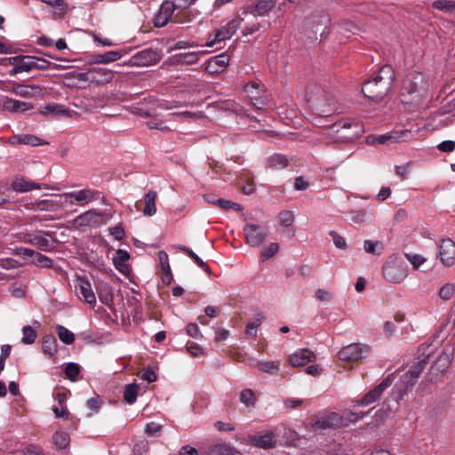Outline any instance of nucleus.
Segmentation results:
<instances>
[{"label": "nucleus", "mask_w": 455, "mask_h": 455, "mask_svg": "<svg viewBox=\"0 0 455 455\" xmlns=\"http://www.w3.org/2000/svg\"><path fill=\"white\" fill-rule=\"evenodd\" d=\"M395 71L389 65L379 68L377 74L364 81L362 84V93L364 97L376 102L381 101L393 88Z\"/></svg>", "instance_id": "f257e3e1"}, {"label": "nucleus", "mask_w": 455, "mask_h": 455, "mask_svg": "<svg viewBox=\"0 0 455 455\" xmlns=\"http://www.w3.org/2000/svg\"><path fill=\"white\" fill-rule=\"evenodd\" d=\"M428 79L420 72L412 71L408 73L401 87V101L403 104L419 105L428 92Z\"/></svg>", "instance_id": "f03ea898"}, {"label": "nucleus", "mask_w": 455, "mask_h": 455, "mask_svg": "<svg viewBox=\"0 0 455 455\" xmlns=\"http://www.w3.org/2000/svg\"><path fill=\"white\" fill-rule=\"evenodd\" d=\"M364 133L363 123L355 119H341L334 122L331 125V135L335 137L336 141L350 143L360 138Z\"/></svg>", "instance_id": "7ed1b4c3"}, {"label": "nucleus", "mask_w": 455, "mask_h": 455, "mask_svg": "<svg viewBox=\"0 0 455 455\" xmlns=\"http://www.w3.org/2000/svg\"><path fill=\"white\" fill-rule=\"evenodd\" d=\"M52 237V233L44 230H36L22 234V242L36 246L40 251H51L53 249V241L48 239Z\"/></svg>", "instance_id": "20e7f679"}, {"label": "nucleus", "mask_w": 455, "mask_h": 455, "mask_svg": "<svg viewBox=\"0 0 455 455\" xmlns=\"http://www.w3.org/2000/svg\"><path fill=\"white\" fill-rule=\"evenodd\" d=\"M243 20V18L236 16L229 20L225 26L216 29L213 35H210L209 41L206 43V45L212 47L217 43L230 38L236 32Z\"/></svg>", "instance_id": "39448f33"}, {"label": "nucleus", "mask_w": 455, "mask_h": 455, "mask_svg": "<svg viewBox=\"0 0 455 455\" xmlns=\"http://www.w3.org/2000/svg\"><path fill=\"white\" fill-rule=\"evenodd\" d=\"M243 234L250 246L259 247L267 239L268 230L267 228L259 225L247 223L243 228Z\"/></svg>", "instance_id": "423d86ee"}, {"label": "nucleus", "mask_w": 455, "mask_h": 455, "mask_svg": "<svg viewBox=\"0 0 455 455\" xmlns=\"http://www.w3.org/2000/svg\"><path fill=\"white\" fill-rule=\"evenodd\" d=\"M370 353V347L360 343H352L342 347L338 356L342 361H358Z\"/></svg>", "instance_id": "0eeeda50"}, {"label": "nucleus", "mask_w": 455, "mask_h": 455, "mask_svg": "<svg viewBox=\"0 0 455 455\" xmlns=\"http://www.w3.org/2000/svg\"><path fill=\"white\" fill-rule=\"evenodd\" d=\"M158 50L152 48L143 49L132 56L130 62L136 67H148L156 64L161 60Z\"/></svg>", "instance_id": "6e6552de"}, {"label": "nucleus", "mask_w": 455, "mask_h": 455, "mask_svg": "<svg viewBox=\"0 0 455 455\" xmlns=\"http://www.w3.org/2000/svg\"><path fill=\"white\" fill-rule=\"evenodd\" d=\"M99 194V191L84 188L81 190L64 193L60 196L64 197L66 201L69 200L70 204H77L79 205H85L95 200Z\"/></svg>", "instance_id": "1a4fd4ad"}, {"label": "nucleus", "mask_w": 455, "mask_h": 455, "mask_svg": "<svg viewBox=\"0 0 455 455\" xmlns=\"http://www.w3.org/2000/svg\"><path fill=\"white\" fill-rule=\"evenodd\" d=\"M13 67L9 71L10 76H15L22 72H29L36 69L35 56L17 55L9 59Z\"/></svg>", "instance_id": "9d476101"}, {"label": "nucleus", "mask_w": 455, "mask_h": 455, "mask_svg": "<svg viewBox=\"0 0 455 455\" xmlns=\"http://www.w3.org/2000/svg\"><path fill=\"white\" fill-rule=\"evenodd\" d=\"M410 135L411 133L408 130L393 131L386 134L368 136L367 142L369 144L377 143L379 145L386 144L387 142L397 143L408 140Z\"/></svg>", "instance_id": "9b49d317"}, {"label": "nucleus", "mask_w": 455, "mask_h": 455, "mask_svg": "<svg viewBox=\"0 0 455 455\" xmlns=\"http://www.w3.org/2000/svg\"><path fill=\"white\" fill-rule=\"evenodd\" d=\"M394 381V377L392 375H388L385 379L382 380L380 384L375 387L373 389L370 390L364 396L356 402L359 406H367L371 403L376 402L382 393L391 386Z\"/></svg>", "instance_id": "f8f14e48"}, {"label": "nucleus", "mask_w": 455, "mask_h": 455, "mask_svg": "<svg viewBox=\"0 0 455 455\" xmlns=\"http://www.w3.org/2000/svg\"><path fill=\"white\" fill-rule=\"evenodd\" d=\"M175 9L176 5L172 1H164L154 16V26L156 28L164 27L171 20Z\"/></svg>", "instance_id": "ddd939ff"}, {"label": "nucleus", "mask_w": 455, "mask_h": 455, "mask_svg": "<svg viewBox=\"0 0 455 455\" xmlns=\"http://www.w3.org/2000/svg\"><path fill=\"white\" fill-rule=\"evenodd\" d=\"M439 256L442 263L451 267L455 262V243L450 239H443L439 245Z\"/></svg>", "instance_id": "4468645a"}, {"label": "nucleus", "mask_w": 455, "mask_h": 455, "mask_svg": "<svg viewBox=\"0 0 455 455\" xmlns=\"http://www.w3.org/2000/svg\"><path fill=\"white\" fill-rule=\"evenodd\" d=\"M384 278L391 283H401L406 276V270L394 263H387L382 267Z\"/></svg>", "instance_id": "2eb2a0df"}, {"label": "nucleus", "mask_w": 455, "mask_h": 455, "mask_svg": "<svg viewBox=\"0 0 455 455\" xmlns=\"http://www.w3.org/2000/svg\"><path fill=\"white\" fill-rule=\"evenodd\" d=\"M10 92H13L17 96L26 98V99H32L36 98L42 94V88L39 85L36 84H21L19 83H12V87L9 90Z\"/></svg>", "instance_id": "dca6fc26"}, {"label": "nucleus", "mask_w": 455, "mask_h": 455, "mask_svg": "<svg viewBox=\"0 0 455 455\" xmlns=\"http://www.w3.org/2000/svg\"><path fill=\"white\" fill-rule=\"evenodd\" d=\"M127 53L125 50L108 51L104 53H93L90 57L91 64H108L120 60Z\"/></svg>", "instance_id": "f3484780"}, {"label": "nucleus", "mask_w": 455, "mask_h": 455, "mask_svg": "<svg viewBox=\"0 0 455 455\" xmlns=\"http://www.w3.org/2000/svg\"><path fill=\"white\" fill-rule=\"evenodd\" d=\"M92 84L104 85L113 81L117 73L112 69L101 67H91Z\"/></svg>", "instance_id": "a211bd4d"}, {"label": "nucleus", "mask_w": 455, "mask_h": 455, "mask_svg": "<svg viewBox=\"0 0 455 455\" xmlns=\"http://www.w3.org/2000/svg\"><path fill=\"white\" fill-rule=\"evenodd\" d=\"M228 63L229 56L226 53H221L207 60L205 70L212 75L219 74L228 67Z\"/></svg>", "instance_id": "6ab92c4d"}, {"label": "nucleus", "mask_w": 455, "mask_h": 455, "mask_svg": "<svg viewBox=\"0 0 455 455\" xmlns=\"http://www.w3.org/2000/svg\"><path fill=\"white\" fill-rule=\"evenodd\" d=\"M315 355L309 349H299L289 357V363L293 367L305 366L310 362H315Z\"/></svg>", "instance_id": "aec40b11"}, {"label": "nucleus", "mask_w": 455, "mask_h": 455, "mask_svg": "<svg viewBox=\"0 0 455 455\" xmlns=\"http://www.w3.org/2000/svg\"><path fill=\"white\" fill-rule=\"evenodd\" d=\"M78 284L76 286L80 298L90 305L96 304V296L92 289V285L87 278L79 277Z\"/></svg>", "instance_id": "412c9836"}, {"label": "nucleus", "mask_w": 455, "mask_h": 455, "mask_svg": "<svg viewBox=\"0 0 455 455\" xmlns=\"http://www.w3.org/2000/svg\"><path fill=\"white\" fill-rule=\"evenodd\" d=\"M276 0H259L255 4L247 7L246 13H251L254 16H267L275 6Z\"/></svg>", "instance_id": "4be33fe9"}, {"label": "nucleus", "mask_w": 455, "mask_h": 455, "mask_svg": "<svg viewBox=\"0 0 455 455\" xmlns=\"http://www.w3.org/2000/svg\"><path fill=\"white\" fill-rule=\"evenodd\" d=\"M33 108L30 102L6 98L3 103V109L10 113H24Z\"/></svg>", "instance_id": "5701e85b"}, {"label": "nucleus", "mask_w": 455, "mask_h": 455, "mask_svg": "<svg viewBox=\"0 0 455 455\" xmlns=\"http://www.w3.org/2000/svg\"><path fill=\"white\" fill-rule=\"evenodd\" d=\"M331 20L329 16L325 13L314 14L311 17L306 20L305 25L307 27H311L313 29V33L317 34L319 31V27L323 26L324 28L322 30L321 34L324 33V29L329 25Z\"/></svg>", "instance_id": "b1692460"}, {"label": "nucleus", "mask_w": 455, "mask_h": 455, "mask_svg": "<svg viewBox=\"0 0 455 455\" xmlns=\"http://www.w3.org/2000/svg\"><path fill=\"white\" fill-rule=\"evenodd\" d=\"M11 188L15 192L26 193L34 189H41L43 186L40 183L28 180L23 178H17L12 182Z\"/></svg>", "instance_id": "393cba45"}, {"label": "nucleus", "mask_w": 455, "mask_h": 455, "mask_svg": "<svg viewBox=\"0 0 455 455\" xmlns=\"http://www.w3.org/2000/svg\"><path fill=\"white\" fill-rule=\"evenodd\" d=\"M313 115L331 118L335 109L330 102L316 100L311 102Z\"/></svg>", "instance_id": "a878e982"}, {"label": "nucleus", "mask_w": 455, "mask_h": 455, "mask_svg": "<svg viewBox=\"0 0 455 455\" xmlns=\"http://www.w3.org/2000/svg\"><path fill=\"white\" fill-rule=\"evenodd\" d=\"M453 352L454 349L452 347L444 348L435 361L433 368L440 372H444L450 366Z\"/></svg>", "instance_id": "bb28decb"}, {"label": "nucleus", "mask_w": 455, "mask_h": 455, "mask_svg": "<svg viewBox=\"0 0 455 455\" xmlns=\"http://www.w3.org/2000/svg\"><path fill=\"white\" fill-rule=\"evenodd\" d=\"M129 259V252L123 249H118L116 251V256L113 259L115 267L124 275H127L130 273V267L127 264Z\"/></svg>", "instance_id": "cd10ccee"}, {"label": "nucleus", "mask_w": 455, "mask_h": 455, "mask_svg": "<svg viewBox=\"0 0 455 455\" xmlns=\"http://www.w3.org/2000/svg\"><path fill=\"white\" fill-rule=\"evenodd\" d=\"M337 419L338 415L336 413H331L327 416L319 417L314 421L312 427L315 430L332 428L338 427L339 424L336 422Z\"/></svg>", "instance_id": "c85d7f7f"}, {"label": "nucleus", "mask_w": 455, "mask_h": 455, "mask_svg": "<svg viewBox=\"0 0 455 455\" xmlns=\"http://www.w3.org/2000/svg\"><path fill=\"white\" fill-rule=\"evenodd\" d=\"M252 443L262 449L273 448L276 443V439L272 432H267L263 435H254L251 439Z\"/></svg>", "instance_id": "c756f323"}, {"label": "nucleus", "mask_w": 455, "mask_h": 455, "mask_svg": "<svg viewBox=\"0 0 455 455\" xmlns=\"http://www.w3.org/2000/svg\"><path fill=\"white\" fill-rule=\"evenodd\" d=\"M43 352L48 357H52L58 352L57 339L52 334H46L42 341Z\"/></svg>", "instance_id": "7c9ffc66"}, {"label": "nucleus", "mask_w": 455, "mask_h": 455, "mask_svg": "<svg viewBox=\"0 0 455 455\" xmlns=\"http://www.w3.org/2000/svg\"><path fill=\"white\" fill-rule=\"evenodd\" d=\"M267 165L272 169L281 170L289 165V159L283 154L275 153L267 158Z\"/></svg>", "instance_id": "2f4dec72"}, {"label": "nucleus", "mask_w": 455, "mask_h": 455, "mask_svg": "<svg viewBox=\"0 0 455 455\" xmlns=\"http://www.w3.org/2000/svg\"><path fill=\"white\" fill-rule=\"evenodd\" d=\"M199 60V54L196 52H189L184 53L174 54L172 57L173 64H186L191 65L196 63Z\"/></svg>", "instance_id": "473e14b6"}, {"label": "nucleus", "mask_w": 455, "mask_h": 455, "mask_svg": "<svg viewBox=\"0 0 455 455\" xmlns=\"http://www.w3.org/2000/svg\"><path fill=\"white\" fill-rule=\"evenodd\" d=\"M157 197V193L156 191L150 190L144 196L145 207L142 210V212L146 216H153L156 212V199Z\"/></svg>", "instance_id": "72a5a7b5"}, {"label": "nucleus", "mask_w": 455, "mask_h": 455, "mask_svg": "<svg viewBox=\"0 0 455 455\" xmlns=\"http://www.w3.org/2000/svg\"><path fill=\"white\" fill-rule=\"evenodd\" d=\"M99 216L100 214L96 213L92 210L87 211L78 215L74 220V225L77 228L90 226L92 223L96 221L95 220Z\"/></svg>", "instance_id": "f704fd0d"}, {"label": "nucleus", "mask_w": 455, "mask_h": 455, "mask_svg": "<svg viewBox=\"0 0 455 455\" xmlns=\"http://www.w3.org/2000/svg\"><path fill=\"white\" fill-rule=\"evenodd\" d=\"M430 353L431 352H429L425 358L421 359L416 365L406 372L405 378L408 379L406 380L407 384L412 385V381L419 378L420 372L425 368L427 359H428Z\"/></svg>", "instance_id": "c9c22d12"}, {"label": "nucleus", "mask_w": 455, "mask_h": 455, "mask_svg": "<svg viewBox=\"0 0 455 455\" xmlns=\"http://www.w3.org/2000/svg\"><path fill=\"white\" fill-rule=\"evenodd\" d=\"M256 367L258 370L268 373L270 375H277L280 369L279 361H257Z\"/></svg>", "instance_id": "e433bc0d"}, {"label": "nucleus", "mask_w": 455, "mask_h": 455, "mask_svg": "<svg viewBox=\"0 0 455 455\" xmlns=\"http://www.w3.org/2000/svg\"><path fill=\"white\" fill-rule=\"evenodd\" d=\"M265 319L264 315L259 312L255 315L254 318L249 321L246 324L245 333L249 337L255 338L257 336V328L261 325Z\"/></svg>", "instance_id": "4c0bfd02"}, {"label": "nucleus", "mask_w": 455, "mask_h": 455, "mask_svg": "<svg viewBox=\"0 0 455 455\" xmlns=\"http://www.w3.org/2000/svg\"><path fill=\"white\" fill-rule=\"evenodd\" d=\"M208 455H241V453L227 444L220 443L212 446Z\"/></svg>", "instance_id": "58836bf2"}, {"label": "nucleus", "mask_w": 455, "mask_h": 455, "mask_svg": "<svg viewBox=\"0 0 455 455\" xmlns=\"http://www.w3.org/2000/svg\"><path fill=\"white\" fill-rule=\"evenodd\" d=\"M81 369L80 364L76 363L70 362L64 364V373L66 377L73 382L78 380L77 376L80 374Z\"/></svg>", "instance_id": "ea45409f"}, {"label": "nucleus", "mask_w": 455, "mask_h": 455, "mask_svg": "<svg viewBox=\"0 0 455 455\" xmlns=\"http://www.w3.org/2000/svg\"><path fill=\"white\" fill-rule=\"evenodd\" d=\"M57 335L61 342L66 345H71L75 341V334L63 325L58 324L55 327Z\"/></svg>", "instance_id": "a19ab883"}, {"label": "nucleus", "mask_w": 455, "mask_h": 455, "mask_svg": "<svg viewBox=\"0 0 455 455\" xmlns=\"http://www.w3.org/2000/svg\"><path fill=\"white\" fill-rule=\"evenodd\" d=\"M435 10L455 14V1L453 0H435L432 4Z\"/></svg>", "instance_id": "79ce46f5"}, {"label": "nucleus", "mask_w": 455, "mask_h": 455, "mask_svg": "<svg viewBox=\"0 0 455 455\" xmlns=\"http://www.w3.org/2000/svg\"><path fill=\"white\" fill-rule=\"evenodd\" d=\"M139 392V386L135 383H132L125 386L124 391V399L129 404H132L136 402Z\"/></svg>", "instance_id": "37998d69"}, {"label": "nucleus", "mask_w": 455, "mask_h": 455, "mask_svg": "<svg viewBox=\"0 0 455 455\" xmlns=\"http://www.w3.org/2000/svg\"><path fill=\"white\" fill-rule=\"evenodd\" d=\"M66 112L67 110L65 109L64 106L57 103L47 104L40 110V113L44 116L65 115Z\"/></svg>", "instance_id": "c03bdc74"}, {"label": "nucleus", "mask_w": 455, "mask_h": 455, "mask_svg": "<svg viewBox=\"0 0 455 455\" xmlns=\"http://www.w3.org/2000/svg\"><path fill=\"white\" fill-rule=\"evenodd\" d=\"M211 204L213 205H217L218 207L225 211L234 210L236 212H241L243 210V206L241 204L221 198H218L215 201H211Z\"/></svg>", "instance_id": "a18cd8bd"}, {"label": "nucleus", "mask_w": 455, "mask_h": 455, "mask_svg": "<svg viewBox=\"0 0 455 455\" xmlns=\"http://www.w3.org/2000/svg\"><path fill=\"white\" fill-rule=\"evenodd\" d=\"M363 249L367 253L380 255L383 251V243L379 241L365 240Z\"/></svg>", "instance_id": "49530a36"}, {"label": "nucleus", "mask_w": 455, "mask_h": 455, "mask_svg": "<svg viewBox=\"0 0 455 455\" xmlns=\"http://www.w3.org/2000/svg\"><path fill=\"white\" fill-rule=\"evenodd\" d=\"M37 334L36 330L30 325H26L22 328L21 342L26 345L33 344L36 339Z\"/></svg>", "instance_id": "de8ad7c7"}, {"label": "nucleus", "mask_w": 455, "mask_h": 455, "mask_svg": "<svg viewBox=\"0 0 455 455\" xmlns=\"http://www.w3.org/2000/svg\"><path fill=\"white\" fill-rule=\"evenodd\" d=\"M32 261L40 267L52 268L53 267V260L51 258L36 251Z\"/></svg>", "instance_id": "09e8293b"}, {"label": "nucleus", "mask_w": 455, "mask_h": 455, "mask_svg": "<svg viewBox=\"0 0 455 455\" xmlns=\"http://www.w3.org/2000/svg\"><path fill=\"white\" fill-rule=\"evenodd\" d=\"M20 144L36 147L45 145L47 142L33 134H21Z\"/></svg>", "instance_id": "8fccbe9b"}, {"label": "nucleus", "mask_w": 455, "mask_h": 455, "mask_svg": "<svg viewBox=\"0 0 455 455\" xmlns=\"http://www.w3.org/2000/svg\"><path fill=\"white\" fill-rule=\"evenodd\" d=\"M240 402L246 407L255 405L256 397L254 392L250 388H245L240 393Z\"/></svg>", "instance_id": "3c124183"}, {"label": "nucleus", "mask_w": 455, "mask_h": 455, "mask_svg": "<svg viewBox=\"0 0 455 455\" xmlns=\"http://www.w3.org/2000/svg\"><path fill=\"white\" fill-rule=\"evenodd\" d=\"M249 98H250L251 105L256 109H259V110L263 109L269 103V98L266 94H262V95H258V94L257 95H250Z\"/></svg>", "instance_id": "603ef678"}, {"label": "nucleus", "mask_w": 455, "mask_h": 455, "mask_svg": "<svg viewBox=\"0 0 455 455\" xmlns=\"http://www.w3.org/2000/svg\"><path fill=\"white\" fill-rule=\"evenodd\" d=\"M68 77H72L79 82H85L92 84V71L91 68H89L85 72H76L72 71L67 74Z\"/></svg>", "instance_id": "864d4df0"}, {"label": "nucleus", "mask_w": 455, "mask_h": 455, "mask_svg": "<svg viewBox=\"0 0 455 455\" xmlns=\"http://www.w3.org/2000/svg\"><path fill=\"white\" fill-rule=\"evenodd\" d=\"M455 292V285L451 283L443 284L439 290V297L443 300H450Z\"/></svg>", "instance_id": "5fc2aeb1"}, {"label": "nucleus", "mask_w": 455, "mask_h": 455, "mask_svg": "<svg viewBox=\"0 0 455 455\" xmlns=\"http://www.w3.org/2000/svg\"><path fill=\"white\" fill-rule=\"evenodd\" d=\"M52 440L60 449L66 448L69 443V436L64 432H56L52 436Z\"/></svg>", "instance_id": "6e6d98bb"}, {"label": "nucleus", "mask_w": 455, "mask_h": 455, "mask_svg": "<svg viewBox=\"0 0 455 455\" xmlns=\"http://www.w3.org/2000/svg\"><path fill=\"white\" fill-rule=\"evenodd\" d=\"M312 123L316 126L328 128L330 134H331V125L334 124L331 118L313 115Z\"/></svg>", "instance_id": "4d7b16f0"}, {"label": "nucleus", "mask_w": 455, "mask_h": 455, "mask_svg": "<svg viewBox=\"0 0 455 455\" xmlns=\"http://www.w3.org/2000/svg\"><path fill=\"white\" fill-rule=\"evenodd\" d=\"M329 235L331 236L336 248L339 250H346L347 248L346 239L339 235L336 231L331 230L329 232Z\"/></svg>", "instance_id": "13d9d810"}, {"label": "nucleus", "mask_w": 455, "mask_h": 455, "mask_svg": "<svg viewBox=\"0 0 455 455\" xmlns=\"http://www.w3.org/2000/svg\"><path fill=\"white\" fill-rule=\"evenodd\" d=\"M404 256L416 269L426 262V258L419 254L405 253Z\"/></svg>", "instance_id": "bf43d9fd"}, {"label": "nucleus", "mask_w": 455, "mask_h": 455, "mask_svg": "<svg viewBox=\"0 0 455 455\" xmlns=\"http://www.w3.org/2000/svg\"><path fill=\"white\" fill-rule=\"evenodd\" d=\"M279 250L277 243H271L267 248L260 251V258L262 260L272 258Z\"/></svg>", "instance_id": "052dcab7"}, {"label": "nucleus", "mask_w": 455, "mask_h": 455, "mask_svg": "<svg viewBox=\"0 0 455 455\" xmlns=\"http://www.w3.org/2000/svg\"><path fill=\"white\" fill-rule=\"evenodd\" d=\"M21 267V264L12 258H0V267L4 269H15Z\"/></svg>", "instance_id": "680f3d73"}, {"label": "nucleus", "mask_w": 455, "mask_h": 455, "mask_svg": "<svg viewBox=\"0 0 455 455\" xmlns=\"http://www.w3.org/2000/svg\"><path fill=\"white\" fill-rule=\"evenodd\" d=\"M294 221V217L291 212L283 211L279 213V223L283 227H290Z\"/></svg>", "instance_id": "e2e57ef3"}, {"label": "nucleus", "mask_w": 455, "mask_h": 455, "mask_svg": "<svg viewBox=\"0 0 455 455\" xmlns=\"http://www.w3.org/2000/svg\"><path fill=\"white\" fill-rule=\"evenodd\" d=\"M13 254L20 256L22 259H29V258H34V256L36 254V251L29 249V248L20 246V247H16L13 250Z\"/></svg>", "instance_id": "0e129e2a"}, {"label": "nucleus", "mask_w": 455, "mask_h": 455, "mask_svg": "<svg viewBox=\"0 0 455 455\" xmlns=\"http://www.w3.org/2000/svg\"><path fill=\"white\" fill-rule=\"evenodd\" d=\"M35 64H36V69L37 70H47L49 68H55L57 67L56 64L52 63L51 61L41 59L35 56Z\"/></svg>", "instance_id": "69168bd1"}, {"label": "nucleus", "mask_w": 455, "mask_h": 455, "mask_svg": "<svg viewBox=\"0 0 455 455\" xmlns=\"http://www.w3.org/2000/svg\"><path fill=\"white\" fill-rule=\"evenodd\" d=\"M348 220L353 223H362L364 220L365 212L364 211H350L347 213Z\"/></svg>", "instance_id": "338daca9"}, {"label": "nucleus", "mask_w": 455, "mask_h": 455, "mask_svg": "<svg viewBox=\"0 0 455 455\" xmlns=\"http://www.w3.org/2000/svg\"><path fill=\"white\" fill-rule=\"evenodd\" d=\"M147 126L153 130H159L161 132H169L171 129L161 120L152 119L147 122Z\"/></svg>", "instance_id": "774afa93"}]
</instances>
